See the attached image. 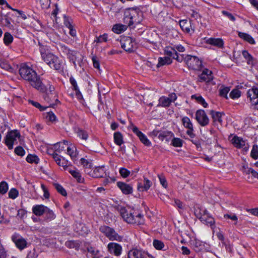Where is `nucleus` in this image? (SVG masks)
<instances>
[{
  "mask_svg": "<svg viewBox=\"0 0 258 258\" xmlns=\"http://www.w3.org/2000/svg\"><path fill=\"white\" fill-rule=\"evenodd\" d=\"M19 72L20 76L24 80L28 81L33 88L42 93L46 91L47 88L42 83L40 77L30 67L23 64L20 66Z\"/></svg>",
  "mask_w": 258,
  "mask_h": 258,
  "instance_id": "1",
  "label": "nucleus"
},
{
  "mask_svg": "<svg viewBox=\"0 0 258 258\" xmlns=\"http://www.w3.org/2000/svg\"><path fill=\"white\" fill-rule=\"evenodd\" d=\"M117 210L123 220L128 224L141 225L145 223L144 215L134 208L118 206Z\"/></svg>",
  "mask_w": 258,
  "mask_h": 258,
  "instance_id": "2",
  "label": "nucleus"
},
{
  "mask_svg": "<svg viewBox=\"0 0 258 258\" xmlns=\"http://www.w3.org/2000/svg\"><path fill=\"white\" fill-rule=\"evenodd\" d=\"M39 51L42 60L51 69L58 71L63 69V60L52 53L49 47L42 46Z\"/></svg>",
  "mask_w": 258,
  "mask_h": 258,
  "instance_id": "3",
  "label": "nucleus"
},
{
  "mask_svg": "<svg viewBox=\"0 0 258 258\" xmlns=\"http://www.w3.org/2000/svg\"><path fill=\"white\" fill-rule=\"evenodd\" d=\"M143 20V13L138 8L126 9L124 12L123 22L128 26L140 24Z\"/></svg>",
  "mask_w": 258,
  "mask_h": 258,
  "instance_id": "4",
  "label": "nucleus"
},
{
  "mask_svg": "<svg viewBox=\"0 0 258 258\" xmlns=\"http://www.w3.org/2000/svg\"><path fill=\"white\" fill-rule=\"evenodd\" d=\"M195 214L197 218L204 224L210 226L212 228L215 226L214 218L210 215L208 211L203 208H198L195 209Z\"/></svg>",
  "mask_w": 258,
  "mask_h": 258,
  "instance_id": "5",
  "label": "nucleus"
},
{
  "mask_svg": "<svg viewBox=\"0 0 258 258\" xmlns=\"http://www.w3.org/2000/svg\"><path fill=\"white\" fill-rule=\"evenodd\" d=\"M20 137V133L17 130L11 131L7 133L5 137V143L9 150L13 149L14 145L18 143Z\"/></svg>",
  "mask_w": 258,
  "mask_h": 258,
  "instance_id": "6",
  "label": "nucleus"
},
{
  "mask_svg": "<svg viewBox=\"0 0 258 258\" xmlns=\"http://www.w3.org/2000/svg\"><path fill=\"white\" fill-rule=\"evenodd\" d=\"M99 230L111 241H121L122 240V236L118 235L113 228L103 225L100 227Z\"/></svg>",
  "mask_w": 258,
  "mask_h": 258,
  "instance_id": "7",
  "label": "nucleus"
},
{
  "mask_svg": "<svg viewBox=\"0 0 258 258\" xmlns=\"http://www.w3.org/2000/svg\"><path fill=\"white\" fill-rule=\"evenodd\" d=\"M183 60L190 70H200L202 67V60L196 56L183 55Z\"/></svg>",
  "mask_w": 258,
  "mask_h": 258,
  "instance_id": "8",
  "label": "nucleus"
},
{
  "mask_svg": "<svg viewBox=\"0 0 258 258\" xmlns=\"http://www.w3.org/2000/svg\"><path fill=\"white\" fill-rule=\"evenodd\" d=\"M177 98V96L175 93H170L168 97L162 96L159 98L157 107H169L171 104L174 102Z\"/></svg>",
  "mask_w": 258,
  "mask_h": 258,
  "instance_id": "9",
  "label": "nucleus"
},
{
  "mask_svg": "<svg viewBox=\"0 0 258 258\" xmlns=\"http://www.w3.org/2000/svg\"><path fill=\"white\" fill-rule=\"evenodd\" d=\"M164 54L171 59H175L178 62L183 61V54L179 55L173 46H167L164 49Z\"/></svg>",
  "mask_w": 258,
  "mask_h": 258,
  "instance_id": "10",
  "label": "nucleus"
},
{
  "mask_svg": "<svg viewBox=\"0 0 258 258\" xmlns=\"http://www.w3.org/2000/svg\"><path fill=\"white\" fill-rule=\"evenodd\" d=\"M195 115V119L201 126H205L209 124V118L204 110H198Z\"/></svg>",
  "mask_w": 258,
  "mask_h": 258,
  "instance_id": "11",
  "label": "nucleus"
},
{
  "mask_svg": "<svg viewBox=\"0 0 258 258\" xmlns=\"http://www.w3.org/2000/svg\"><path fill=\"white\" fill-rule=\"evenodd\" d=\"M12 240L14 242L16 247L20 250L24 249L27 246L26 240L17 233H14L12 237Z\"/></svg>",
  "mask_w": 258,
  "mask_h": 258,
  "instance_id": "12",
  "label": "nucleus"
},
{
  "mask_svg": "<svg viewBox=\"0 0 258 258\" xmlns=\"http://www.w3.org/2000/svg\"><path fill=\"white\" fill-rule=\"evenodd\" d=\"M181 121L183 126L187 129L186 132V134L191 138H194L196 135L194 133V130L193 124L189 118L187 116H184L182 117Z\"/></svg>",
  "mask_w": 258,
  "mask_h": 258,
  "instance_id": "13",
  "label": "nucleus"
},
{
  "mask_svg": "<svg viewBox=\"0 0 258 258\" xmlns=\"http://www.w3.org/2000/svg\"><path fill=\"white\" fill-rule=\"evenodd\" d=\"M121 47L126 51L132 52L134 51L136 44L134 40L131 37H128L123 38L120 41Z\"/></svg>",
  "mask_w": 258,
  "mask_h": 258,
  "instance_id": "14",
  "label": "nucleus"
},
{
  "mask_svg": "<svg viewBox=\"0 0 258 258\" xmlns=\"http://www.w3.org/2000/svg\"><path fill=\"white\" fill-rule=\"evenodd\" d=\"M132 130L134 133L138 137L140 140L143 144L148 147H150L151 146V142L148 140L147 136L139 131V128L136 126L132 125Z\"/></svg>",
  "mask_w": 258,
  "mask_h": 258,
  "instance_id": "15",
  "label": "nucleus"
},
{
  "mask_svg": "<svg viewBox=\"0 0 258 258\" xmlns=\"http://www.w3.org/2000/svg\"><path fill=\"white\" fill-rule=\"evenodd\" d=\"M199 78L200 82H205L206 83H208L213 81L214 76L211 70L208 69H204L202 71V73L199 76Z\"/></svg>",
  "mask_w": 258,
  "mask_h": 258,
  "instance_id": "16",
  "label": "nucleus"
},
{
  "mask_svg": "<svg viewBox=\"0 0 258 258\" xmlns=\"http://www.w3.org/2000/svg\"><path fill=\"white\" fill-rule=\"evenodd\" d=\"M150 257L148 252L141 249L134 248L128 253V258H147Z\"/></svg>",
  "mask_w": 258,
  "mask_h": 258,
  "instance_id": "17",
  "label": "nucleus"
},
{
  "mask_svg": "<svg viewBox=\"0 0 258 258\" xmlns=\"http://www.w3.org/2000/svg\"><path fill=\"white\" fill-rule=\"evenodd\" d=\"M105 174V166H99L93 167L88 175L93 178H101L103 177Z\"/></svg>",
  "mask_w": 258,
  "mask_h": 258,
  "instance_id": "18",
  "label": "nucleus"
},
{
  "mask_svg": "<svg viewBox=\"0 0 258 258\" xmlns=\"http://www.w3.org/2000/svg\"><path fill=\"white\" fill-rule=\"evenodd\" d=\"M107 248L110 253L114 254L116 256H119L122 251L121 246L115 242H110L108 244Z\"/></svg>",
  "mask_w": 258,
  "mask_h": 258,
  "instance_id": "19",
  "label": "nucleus"
},
{
  "mask_svg": "<svg viewBox=\"0 0 258 258\" xmlns=\"http://www.w3.org/2000/svg\"><path fill=\"white\" fill-rule=\"evenodd\" d=\"M214 125L222 124L223 122L222 117L225 115L223 112L216 111L212 110L210 112Z\"/></svg>",
  "mask_w": 258,
  "mask_h": 258,
  "instance_id": "20",
  "label": "nucleus"
},
{
  "mask_svg": "<svg viewBox=\"0 0 258 258\" xmlns=\"http://www.w3.org/2000/svg\"><path fill=\"white\" fill-rule=\"evenodd\" d=\"M117 187L124 195H130L133 192V186L124 182L118 181L116 183Z\"/></svg>",
  "mask_w": 258,
  "mask_h": 258,
  "instance_id": "21",
  "label": "nucleus"
},
{
  "mask_svg": "<svg viewBox=\"0 0 258 258\" xmlns=\"http://www.w3.org/2000/svg\"><path fill=\"white\" fill-rule=\"evenodd\" d=\"M231 142L232 145L237 149L242 148L245 145V141L242 138L236 135L234 136Z\"/></svg>",
  "mask_w": 258,
  "mask_h": 258,
  "instance_id": "22",
  "label": "nucleus"
},
{
  "mask_svg": "<svg viewBox=\"0 0 258 258\" xmlns=\"http://www.w3.org/2000/svg\"><path fill=\"white\" fill-rule=\"evenodd\" d=\"M152 185V182L146 177H144L143 183H138V190L140 191H147Z\"/></svg>",
  "mask_w": 258,
  "mask_h": 258,
  "instance_id": "23",
  "label": "nucleus"
},
{
  "mask_svg": "<svg viewBox=\"0 0 258 258\" xmlns=\"http://www.w3.org/2000/svg\"><path fill=\"white\" fill-rule=\"evenodd\" d=\"M80 163L84 167V171L86 174L89 175L92 169L93 168V165L91 161L84 158H82L80 160Z\"/></svg>",
  "mask_w": 258,
  "mask_h": 258,
  "instance_id": "24",
  "label": "nucleus"
},
{
  "mask_svg": "<svg viewBox=\"0 0 258 258\" xmlns=\"http://www.w3.org/2000/svg\"><path fill=\"white\" fill-rule=\"evenodd\" d=\"M206 43L218 48H222L224 46V41L220 38H209L206 40Z\"/></svg>",
  "mask_w": 258,
  "mask_h": 258,
  "instance_id": "25",
  "label": "nucleus"
},
{
  "mask_svg": "<svg viewBox=\"0 0 258 258\" xmlns=\"http://www.w3.org/2000/svg\"><path fill=\"white\" fill-rule=\"evenodd\" d=\"M46 210H47V207L43 205H36L32 207V212L37 216H42Z\"/></svg>",
  "mask_w": 258,
  "mask_h": 258,
  "instance_id": "26",
  "label": "nucleus"
},
{
  "mask_svg": "<svg viewBox=\"0 0 258 258\" xmlns=\"http://www.w3.org/2000/svg\"><path fill=\"white\" fill-rule=\"evenodd\" d=\"M68 172L77 180L78 182L83 183L84 181L78 170L75 168H68Z\"/></svg>",
  "mask_w": 258,
  "mask_h": 258,
  "instance_id": "27",
  "label": "nucleus"
},
{
  "mask_svg": "<svg viewBox=\"0 0 258 258\" xmlns=\"http://www.w3.org/2000/svg\"><path fill=\"white\" fill-rule=\"evenodd\" d=\"M53 159L58 165L63 167L64 169H68V162L64 158H62L58 154L53 156Z\"/></svg>",
  "mask_w": 258,
  "mask_h": 258,
  "instance_id": "28",
  "label": "nucleus"
},
{
  "mask_svg": "<svg viewBox=\"0 0 258 258\" xmlns=\"http://www.w3.org/2000/svg\"><path fill=\"white\" fill-rule=\"evenodd\" d=\"M60 50L62 52L67 55L69 59H73L76 54V52L74 50L70 49L68 46L64 45L60 46Z\"/></svg>",
  "mask_w": 258,
  "mask_h": 258,
  "instance_id": "29",
  "label": "nucleus"
},
{
  "mask_svg": "<svg viewBox=\"0 0 258 258\" xmlns=\"http://www.w3.org/2000/svg\"><path fill=\"white\" fill-rule=\"evenodd\" d=\"M247 96L249 98L250 102L256 98H258V88L253 86L249 89L247 92Z\"/></svg>",
  "mask_w": 258,
  "mask_h": 258,
  "instance_id": "30",
  "label": "nucleus"
},
{
  "mask_svg": "<svg viewBox=\"0 0 258 258\" xmlns=\"http://www.w3.org/2000/svg\"><path fill=\"white\" fill-rule=\"evenodd\" d=\"M238 36L241 39L247 42L250 44H255V41L254 39L248 34L241 32H238Z\"/></svg>",
  "mask_w": 258,
  "mask_h": 258,
  "instance_id": "31",
  "label": "nucleus"
},
{
  "mask_svg": "<svg viewBox=\"0 0 258 258\" xmlns=\"http://www.w3.org/2000/svg\"><path fill=\"white\" fill-rule=\"evenodd\" d=\"M68 141L64 140L63 142H60L54 144L53 145V149L56 152L60 153L65 150V148L68 146Z\"/></svg>",
  "mask_w": 258,
  "mask_h": 258,
  "instance_id": "32",
  "label": "nucleus"
},
{
  "mask_svg": "<svg viewBox=\"0 0 258 258\" xmlns=\"http://www.w3.org/2000/svg\"><path fill=\"white\" fill-rule=\"evenodd\" d=\"M153 133L157 136L159 139L161 141H163L168 136L172 137L174 136V134L170 131H153Z\"/></svg>",
  "mask_w": 258,
  "mask_h": 258,
  "instance_id": "33",
  "label": "nucleus"
},
{
  "mask_svg": "<svg viewBox=\"0 0 258 258\" xmlns=\"http://www.w3.org/2000/svg\"><path fill=\"white\" fill-rule=\"evenodd\" d=\"M67 150L68 154L70 156L72 159L73 160H76L78 155L76 147L73 145H71L67 147Z\"/></svg>",
  "mask_w": 258,
  "mask_h": 258,
  "instance_id": "34",
  "label": "nucleus"
},
{
  "mask_svg": "<svg viewBox=\"0 0 258 258\" xmlns=\"http://www.w3.org/2000/svg\"><path fill=\"white\" fill-rule=\"evenodd\" d=\"M172 62V60L169 56L160 57L158 58V62L157 67L159 68L164 65L170 64Z\"/></svg>",
  "mask_w": 258,
  "mask_h": 258,
  "instance_id": "35",
  "label": "nucleus"
},
{
  "mask_svg": "<svg viewBox=\"0 0 258 258\" xmlns=\"http://www.w3.org/2000/svg\"><path fill=\"white\" fill-rule=\"evenodd\" d=\"M113 140L114 143L117 146H120L124 143L123 135L119 132L113 134Z\"/></svg>",
  "mask_w": 258,
  "mask_h": 258,
  "instance_id": "36",
  "label": "nucleus"
},
{
  "mask_svg": "<svg viewBox=\"0 0 258 258\" xmlns=\"http://www.w3.org/2000/svg\"><path fill=\"white\" fill-rule=\"evenodd\" d=\"M77 137L81 140L86 141L88 138L89 135L87 131L81 128H78L76 131Z\"/></svg>",
  "mask_w": 258,
  "mask_h": 258,
  "instance_id": "37",
  "label": "nucleus"
},
{
  "mask_svg": "<svg viewBox=\"0 0 258 258\" xmlns=\"http://www.w3.org/2000/svg\"><path fill=\"white\" fill-rule=\"evenodd\" d=\"M127 25L120 24H117L113 25L112 30L116 34H120L125 31L127 29Z\"/></svg>",
  "mask_w": 258,
  "mask_h": 258,
  "instance_id": "38",
  "label": "nucleus"
},
{
  "mask_svg": "<svg viewBox=\"0 0 258 258\" xmlns=\"http://www.w3.org/2000/svg\"><path fill=\"white\" fill-rule=\"evenodd\" d=\"M191 98L196 100L198 103L202 105L205 108H207L208 106V104L206 102L205 99L200 95H192L191 96Z\"/></svg>",
  "mask_w": 258,
  "mask_h": 258,
  "instance_id": "39",
  "label": "nucleus"
},
{
  "mask_svg": "<svg viewBox=\"0 0 258 258\" xmlns=\"http://www.w3.org/2000/svg\"><path fill=\"white\" fill-rule=\"evenodd\" d=\"M242 54L244 58L246 59L247 63L249 65H253L254 62V58L253 56L247 51L243 50Z\"/></svg>",
  "mask_w": 258,
  "mask_h": 258,
  "instance_id": "40",
  "label": "nucleus"
},
{
  "mask_svg": "<svg viewBox=\"0 0 258 258\" xmlns=\"http://www.w3.org/2000/svg\"><path fill=\"white\" fill-rule=\"evenodd\" d=\"M13 39H14L13 36L10 33L6 32L4 34L3 41H4V44L8 46L10 44H11L13 41Z\"/></svg>",
  "mask_w": 258,
  "mask_h": 258,
  "instance_id": "41",
  "label": "nucleus"
},
{
  "mask_svg": "<svg viewBox=\"0 0 258 258\" xmlns=\"http://www.w3.org/2000/svg\"><path fill=\"white\" fill-rule=\"evenodd\" d=\"M179 25L181 29L187 33L190 32V26L189 25L187 20H182L179 21Z\"/></svg>",
  "mask_w": 258,
  "mask_h": 258,
  "instance_id": "42",
  "label": "nucleus"
},
{
  "mask_svg": "<svg viewBox=\"0 0 258 258\" xmlns=\"http://www.w3.org/2000/svg\"><path fill=\"white\" fill-rule=\"evenodd\" d=\"M172 137L171 145L174 147H181L183 145V141L179 138H175L174 136Z\"/></svg>",
  "mask_w": 258,
  "mask_h": 258,
  "instance_id": "43",
  "label": "nucleus"
},
{
  "mask_svg": "<svg viewBox=\"0 0 258 258\" xmlns=\"http://www.w3.org/2000/svg\"><path fill=\"white\" fill-rule=\"evenodd\" d=\"M26 161L30 163L38 164L39 159L37 156L33 154H29L26 159Z\"/></svg>",
  "mask_w": 258,
  "mask_h": 258,
  "instance_id": "44",
  "label": "nucleus"
},
{
  "mask_svg": "<svg viewBox=\"0 0 258 258\" xmlns=\"http://www.w3.org/2000/svg\"><path fill=\"white\" fill-rule=\"evenodd\" d=\"M230 87L222 86L219 90V95L220 96L225 98L226 99H228V93L230 91Z\"/></svg>",
  "mask_w": 258,
  "mask_h": 258,
  "instance_id": "45",
  "label": "nucleus"
},
{
  "mask_svg": "<svg viewBox=\"0 0 258 258\" xmlns=\"http://www.w3.org/2000/svg\"><path fill=\"white\" fill-rule=\"evenodd\" d=\"M241 91L238 89H233L229 94L230 97L232 99H236L241 96Z\"/></svg>",
  "mask_w": 258,
  "mask_h": 258,
  "instance_id": "46",
  "label": "nucleus"
},
{
  "mask_svg": "<svg viewBox=\"0 0 258 258\" xmlns=\"http://www.w3.org/2000/svg\"><path fill=\"white\" fill-rule=\"evenodd\" d=\"M108 40V35L106 33H104L102 35H100L99 36H96L94 40V42L96 43H102L106 42Z\"/></svg>",
  "mask_w": 258,
  "mask_h": 258,
  "instance_id": "47",
  "label": "nucleus"
},
{
  "mask_svg": "<svg viewBox=\"0 0 258 258\" xmlns=\"http://www.w3.org/2000/svg\"><path fill=\"white\" fill-rule=\"evenodd\" d=\"M53 185L58 193L63 196H67V192L66 189L60 184L55 183Z\"/></svg>",
  "mask_w": 258,
  "mask_h": 258,
  "instance_id": "48",
  "label": "nucleus"
},
{
  "mask_svg": "<svg viewBox=\"0 0 258 258\" xmlns=\"http://www.w3.org/2000/svg\"><path fill=\"white\" fill-rule=\"evenodd\" d=\"M8 184L6 181H3L0 182V193L1 194H5L8 191Z\"/></svg>",
  "mask_w": 258,
  "mask_h": 258,
  "instance_id": "49",
  "label": "nucleus"
},
{
  "mask_svg": "<svg viewBox=\"0 0 258 258\" xmlns=\"http://www.w3.org/2000/svg\"><path fill=\"white\" fill-rule=\"evenodd\" d=\"M250 156L254 160L258 158V146L257 145L254 144L253 145L250 153Z\"/></svg>",
  "mask_w": 258,
  "mask_h": 258,
  "instance_id": "50",
  "label": "nucleus"
},
{
  "mask_svg": "<svg viewBox=\"0 0 258 258\" xmlns=\"http://www.w3.org/2000/svg\"><path fill=\"white\" fill-rule=\"evenodd\" d=\"M153 246L156 249L161 250L164 247V243L159 240L155 239L153 240Z\"/></svg>",
  "mask_w": 258,
  "mask_h": 258,
  "instance_id": "51",
  "label": "nucleus"
},
{
  "mask_svg": "<svg viewBox=\"0 0 258 258\" xmlns=\"http://www.w3.org/2000/svg\"><path fill=\"white\" fill-rule=\"evenodd\" d=\"M44 214H45L46 218L49 221L52 220L55 218V215L54 214L53 211L50 210L48 207H47V210H46Z\"/></svg>",
  "mask_w": 258,
  "mask_h": 258,
  "instance_id": "52",
  "label": "nucleus"
},
{
  "mask_svg": "<svg viewBox=\"0 0 258 258\" xmlns=\"http://www.w3.org/2000/svg\"><path fill=\"white\" fill-rule=\"evenodd\" d=\"M65 245L67 247L70 248H77L79 246V243L77 241L74 240L67 241L66 242Z\"/></svg>",
  "mask_w": 258,
  "mask_h": 258,
  "instance_id": "53",
  "label": "nucleus"
},
{
  "mask_svg": "<svg viewBox=\"0 0 258 258\" xmlns=\"http://www.w3.org/2000/svg\"><path fill=\"white\" fill-rule=\"evenodd\" d=\"M63 24L67 28H72L73 27V21L71 18L64 15L63 16Z\"/></svg>",
  "mask_w": 258,
  "mask_h": 258,
  "instance_id": "54",
  "label": "nucleus"
},
{
  "mask_svg": "<svg viewBox=\"0 0 258 258\" xmlns=\"http://www.w3.org/2000/svg\"><path fill=\"white\" fill-rule=\"evenodd\" d=\"M87 250L89 253L93 256V258H97L96 256L99 252V251L97 249L92 246L88 247Z\"/></svg>",
  "mask_w": 258,
  "mask_h": 258,
  "instance_id": "55",
  "label": "nucleus"
},
{
  "mask_svg": "<svg viewBox=\"0 0 258 258\" xmlns=\"http://www.w3.org/2000/svg\"><path fill=\"white\" fill-rule=\"evenodd\" d=\"M18 190L15 188H11L9 192V197L12 199H15L18 197Z\"/></svg>",
  "mask_w": 258,
  "mask_h": 258,
  "instance_id": "56",
  "label": "nucleus"
},
{
  "mask_svg": "<svg viewBox=\"0 0 258 258\" xmlns=\"http://www.w3.org/2000/svg\"><path fill=\"white\" fill-rule=\"evenodd\" d=\"M120 175L123 178L127 177L131 174V171L125 168L121 167L119 170Z\"/></svg>",
  "mask_w": 258,
  "mask_h": 258,
  "instance_id": "57",
  "label": "nucleus"
},
{
  "mask_svg": "<svg viewBox=\"0 0 258 258\" xmlns=\"http://www.w3.org/2000/svg\"><path fill=\"white\" fill-rule=\"evenodd\" d=\"M6 5L8 9H11V10H13V11L17 12L23 19H26L27 18L26 15L23 11L12 8V7L7 2Z\"/></svg>",
  "mask_w": 258,
  "mask_h": 258,
  "instance_id": "58",
  "label": "nucleus"
},
{
  "mask_svg": "<svg viewBox=\"0 0 258 258\" xmlns=\"http://www.w3.org/2000/svg\"><path fill=\"white\" fill-rule=\"evenodd\" d=\"M224 218L225 219H229L235 222L234 224L236 225L237 223L238 218L235 214H226L224 215Z\"/></svg>",
  "mask_w": 258,
  "mask_h": 258,
  "instance_id": "59",
  "label": "nucleus"
},
{
  "mask_svg": "<svg viewBox=\"0 0 258 258\" xmlns=\"http://www.w3.org/2000/svg\"><path fill=\"white\" fill-rule=\"evenodd\" d=\"M15 153L18 156H23L25 154V151L21 146H18L15 149Z\"/></svg>",
  "mask_w": 258,
  "mask_h": 258,
  "instance_id": "60",
  "label": "nucleus"
},
{
  "mask_svg": "<svg viewBox=\"0 0 258 258\" xmlns=\"http://www.w3.org/2000/svg\"><path fill=\"white\" fill-rule=\"evenodd\" d=\"M29 102L35 107L39 109L40 111H44L46 107L42 106L39 103L34 101L33 100H29Z\"/></svg>",
  "mask_w": 258,
  "mask_h": 258,
  "instance_id": "61",
  "label": "nucleus"
},
{
  "mask_svg": "<svg viewBox=\"0 0 258 258\" xmlns=\"http://www.w3.org/2000/svg\"><path fill=\"white\" fill-rule=\"evenodd\" d=\"M41 187L43 191L44 197L45 199H48L49 198L50 195L47 187L44 184H41Z\"/></svg>",
  "mask_w": 258,
  "mask_h": 258,
  "instance_id": "62",
  "label": "nucleus"
},
{
  "mask_svg": "<svg viewBox=\"0 0 258 258\" xmlns=\"http://www.w3.org/2000/svg\"><path fill=\"white\" fill-rule=\"evenodd\" d=\"M39 3L42 9H46L50 6V0H39Z\"/></svg>",
  "mask_w": 258,
  "mask_h": 258,
  "instance_id": "63",
  "label": "nucleus"
},
{
  "mask_svg": "<svg viewBox=\"0 0 258 258\" xmlns=\"http://www.w3.org/2000/svg\"><path fill=\"white\" fill-rule=\"evenodd\" d=\"M70 82L73 87V89L77 90V88L79 87L76 79L72 76L70 78Z\"/></svg>",
  "mask_w": 258,
  "mask_h": 258,
  "instance_id": "64",
  "label": "nucleus"
}]
</instances>
